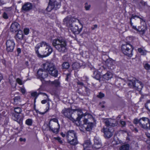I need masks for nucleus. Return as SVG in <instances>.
<instances>
[{"label":"nucleus","mask_w":150,"mask_h":150,"mask_svg":"<svg viewBox=\"0 0 150 150\" xmlns=\"http://www.w3.org/2000/svg\"><path fill=\"white\" fill-rule=\"evenodd\" d=\"M43 67L44 70L39 69L37 72L38 78L41 81L47 76V72L53 76L55 77L57 76L58 71L53 63L46 62L43 64Z\"/></svg>","instance_id":"nucleus-1"},{"label":"nucleus","mask_w":150,"mask_h":150,"mask_svg":"<svg viewBox=\"0 0 150 150\" xmlns=\"http://www.w3.org/2000/svg\"><path fill=\"white\" fill-rule=\"evenodd\" d=\"M63 22L75 34H79L82 30V24L79 20L75 18L68 16L63 20Z\"/></svg>","instance_id":"nucleus-2"},{"label":"nucleus","mask_w":150,"mask_h":150,"mask_svg":"<svg viewBox=\"0 0 150 150\" xmlns=\"http://www.w3.org/2000/svg\"><path fill=\"white\" fill-rule=\"evenodd\" d=\"M37 56L39 58H43L50 55L53 50L50 45L45 42L42 41L37 45L35 47Z\"/></svg>","instance_id":"nucleus-3"},{"label":"nucleus","mask_w":150,"mask_h":150,"mask_svg":"<svg viewBox=\"0 0 150 150\" xmlns=\"http://www.w3.org/2000/svg\"><path fill=\"white\" fill-rule=\"evenodd\" d=\"M62 112L65 118L73 122L79 121L83 114L81 110H77L76 112L75 110L70 108L64 109Z\"/></svg>","instance_id":"nucleus-4"},{"label":"nucleus","mask_w":150,"mask_h":150,"mask_svg":"<svg viewBox=\"0 0 150 150\" xmlns=\"http://www.w3.org/2000/svg\"><path fill=\"white\" fill-rule=\"evenodd\" d=\"M53 46L59 52L65 53L68 51L67 42L64 39L59 38L53 40L52 42Z\"/></svg>","instance_id":"nucleus-5"},{"label":"nucleus","mask_w":150,"mask_h":150,"mask_svg":"<svg viewBox=\"0 0 150 150\" xmlns=\"http://www.w3.org/2000/svg\"><path fill=\"white\" fill-rule=\"evenodd\" d=\"M133 122L135 125L139 124L141 128L145 130L150 129V120L148 118L142 117L139 119L135 118Z\"/></svg>","instance_id":"nucleus-6"},{"label":"nucleus","mask_w":150,"mask_h":150,"mask_svg":"<svg viewBox=\"0 0 150 150\" xmlns=\"http://www.w3.org/2000/svg\"><path fill=\"white\" fill-rule=\"evenodd\" d=\"M66 137L68 143L71 145L75 146L77 144L78 142L76 132L74 130H69L66 132Z\"/></svg>","instance_id":"nucleus-7"},{"label":"nucleus","mask_w":150,"mask_h":150,"mask_svg":"<svg viewBox=\"0 0 150 150\" xmlns=\"http://www.w3.org/2000/svg\"><path fill=\"white\" fill-rule=\"evenodd\" d=\"M83 114L82 115V117H85L83 120L84 124L85 125H87L85 127V129L87 131H91L93 126V124L92 123L91 121L93 120V118L92 115L90 114Z\"/></svg>","instance_id":"nucleus-8"},{"label":"nucleus","mask_w":150,"mask_h":150,"mask_svg":"<svg viewBox=\"0 0 150 150\" xmlns=\"http://www.w3.org/2000/svg\"><path fill=\"white\" fill-rule=\"evenodd\" d=\"M128 85L130 87L133 88L134 89L140 91L143 87V84L140 81L134 78L130 80Z\"/></svg>","instance_id":"nucleus-9"},{"label":"nucleus","mask_w":150,"mask_h":150,"mask_svg":"<svg viewBox=\"0 0 150 150\" xmlns=\"http://www.w3.org/2000/svg\"><path fill=\"white\" fill-rule=\"evenodd\" d=\"M134 49L132 46L128 43L123 44L121 46V50L123 53L129 57L132 55V52Z\"/></svg>","instance_id":"nucleus-10"},{"label":"nucleus","mask_w":150,"mask_h":150,"mask_svg":"<svg viewBox=\"0 0 150 150\" xmlns=\"http://www.w3.org/2000/svg\"><path fill=\"white\" fill-rule=\"evenodd\" d=\"M61 0H49V2L46 10L48 12H50L52 10H56L59 8L61 5Z\"/></svg>","instance_id":"nucleus-11"},{"label":"nucleus","mask_w":150,"mask_h":150,"mask_svg":"<svg viewBox=\"0 0 150 150\" xmlns=\"http://www.w3.org/2000/svg\"><path fill=\"white\" fill-rule=\"evenodd\" d=\"M104 122L108 127L117 126L118 123L117 120L112 119H107L104 120Z\"/></svg>","instance_id":"nucleus-12"},{"label":"nucleus","mask_w":150,"mask_h":150,"mask_svg":"<svg viewBox=\"0 0 150 150\" xmlns=\"http://www.w3.org/2000/svg\"><path fill=\"white\" fill-rule=\"evenodd\" d=\"M6 50L8 52H11L13 51L15 44L12 40H7L6 42Z\"/></svg>","instance_id":"nucleus-13"},{"label":"nucleus","mask_w":150,"mask_h":150,"mask_svg":"<svg viewBox=\"0 0 150 150\" xmlns=\"http://www.w3.org/2000/svg\"><path fill=\"white\" fill-rule=\"evenodd\" d=\"M77 92L81 95L84 96H88L90 94V90L85 86H84L83 90L78 89Z\"/></svg>","instance_id":"nucleus-14"},{"label":"nucleus","mask_w":150,"mask_h":150,"mask_svg":"<svg viewBox=\"0 0 150 150\" xmlns=\"http://www.w3.org/2000/svg\"><path fill=\"white\" fill-rule=\"evenodd\" d=\"M12 114V118L15 121H17L19 124L22 122L24 116L23 115H20L17 114L13 113Z\"/></svg>","instance_id":"nucleus-15"},{"label":"nucleus","mask_w":150,"mask_h":150,"mask_svg":"<svg viewBox=\"0 0 150 150\" xmlns=\"http://www.w3.org/2000/svg\"><path fill=\"white\" fill-rule=\"evenodd\" d=\"M102 144L100 139L97 137H95L94 139L93 148L96 149H98L100 148Z\"/></svg>","instance_id":"nucleus-16"},{"label":"nucleus","mask_w":150,"mask_h":150,"mask_svg":"<svg viewBox=\"0 0 150 150\" xmlns=\"http://www.w3.org/2000/svg\"><path fill=\"white\" fill-rule=\"evenodd\" d=\"M105 62L108 69L112 70L114 68V64L115 63L114 60L110 58L107 59Z\"/></svg>","instance_id":"nucleus-17"},{"label":"nucleus","mask_w":150,"mask_h":150,"mask_svg":"<svg viewBox=\"0 0 150 150\" xmlns=\"http://www.w3.org/2000/svg\"><path fill=\"white\" fill-rule=\"evenodd\" d=\"M20 29V25L16 22L12 23L10 27V30L12 32H16L19 30Z\"/></svg>","instance_id":"nucleus-18"},{"label":"nucleus","mask_w":150,"mask_h":150,"mask_svg":"<svg viewBox=\"0 0 150 150\" xmlns=\"http://www.w3.org/2000/svg\"><path fill=\"white\" fill-rule=\"evenodd\" d=\"M32 7L33 5L31 3L27 2L22 6L21 10L24 11H28L31 10Z\"/></svg>","instance_id":"nucleus-19"},{"label":"nucleus","mask_w":150,"mask_h":150,"mask_svg":"<svg viewBox=\"0 0 150 150\" xmlns=\"http://www.w3.org/2000/svg\"><path fill=\"white\" fill-rule=\"evenodd\" d=\"M104 129V135L105 137L107 138H110L113 135V133L109 130L108 129Z\"/></svg>","instance_id":"nucleus-20"},{"label":"nucleus","mask_w":150,"mask_h":150,"mask_svg":"<svg viewBox=\"0 0 150 150\" xmlns=\"http://www.w3.org/2000/svg\"><path fill=\"white\" fill-rule=\"evenodd\" d=\"M113 76L112 74L109 71H108L103 76V79L105 80H108L112 78Z\"/></svg>","instance_id":"nucleus-21"},{"label":"nucleus","mask_w":150,"mask_h":150,"mask_svg":"<svg viewBox=\"0 0 150 150\" xmlns=\"http://www.w3.org/2000/svg\"><path fill=\"white\" fill-rule=\"evenodd\" d=\"M23 31L21 30H19L18 31V33L15 36V38L17 40H21L23 39Z\"/></svg>","instance_id":"nucleus-22"},{"label":"nucleus","mask_w":150,"mask_h":150,"mask_svg":"<svg viewBox=\"0 0 150 150\" xmlns=\"http://www.w3.org/2000/svg\"><path fill=\"white\" fill-rule=\"evenodd\" d=\"M129 144H125L122 145L119 148L120 150H129Z\"/></svg>","instance_id":"nucleus-23"},{"label":"nucleus","mask_w":150,"mask_h":150,"mask_svg":"<svg viewBox=\"0 0 150 150\" xmlns=\"http://www.w3.org/2000/svg\"><path fill=\"white\" fill-rule=\"evenodd\" d=\"M93 77L97 80H99L100 78V75L98 71H95L93 72Z\"/></svg>","instance_id":"nucleus-24"},{"label":"nucleus","mask_w":150,"mask_h":150,"mask_svg":"<svg viewBox=\"0 0 150 150\" xmlns=\"http://www.w3.org/2000/svg\"><path fill=\"white\" fill-rule=\"evenodd\" d=\"M62 68L63 69H67L69 67V64L67 62H64L63 63L62 65Z\"/></svg>","instance_id":"nucleus-25"},{"label":"nucleus","mask_w":150,"mask_h":150,"mask_svg":"<svg viewBox=\"0 0 150 150\" xmlns=\"http://www.w3.org/2000/svg\"><path fill=\"white\" fill-rule=\"evenodd\" d=\"M14 111L15 112L16 114H19L21 113L22 112V109L20 107H17L14 108Z\"/></svg>","instance_id":"nucleus-26"},{"label":"nucleus","mask_w":150,"mask_h":150,"mask_svg":"<svg viewBox=\"0 0 150 150\" xmlns=\"http://www.w3.org/2000/svg\"><path fill=\"white\" fill-rule=\"evenodd\" d=\"M52 83L54 84L56 87H59L60 86V83L58 80H55L52 81Z\"/></svg>","instance_id":"nucleus-27"},{"label":"nucleus","mask_w":150,"mask_h":150,"mask_svg":"<svg viewBox=\"0 0 150 150\" xmlns=\"http://www.w3.org/2000/svg\"><path fill=\"white\" fill-rule=\"evenodd\" d=\"M72 67L74 69H77L80 67L79 64L78 63H75L72 65Z\"/></svg>","instance_id":"nucleus-28"},{"label":"nucleus","mask_w":150,"mask_h":150,"mask_svg":"<svg viewBox=\"0 0 150 150\" xmlns=\"http://www.w3.org/2000/svg\"><path fill=\"white\" fill-rule=\"evenodd\" d=\"M91 144V142L90 140H87L85 141V143L83 145V146L84 147H89V146Z\"/></svg>","instance_id":"nucleus-29"},{"label":"nucleus","mask_w":150,"mask_h":150,"mask_svg":"<svg viewBox=\"0 0 150 150\" xmlns=\"http://www.w3.org/2000/svg\"><path fill=\"white\" fill-rule=\"evenodd\" d=\"M33 123V120L31 119H27L25 121L26 124L29 126H31Z\"/></svg>","instance_id":"nucleus-30"},{"label":"nucleus","mask_w":150,"mask_h":150,"mask_svg":"<svg viewBox=\"0 0 150 150\" xmlns=\"http://www.w3.org/2000/svg\"><path fill=\"white\" fill-rule=\"evenodd\" d=\"M145 107L146 108L150 111V100H148L145 104Z\"/></svg>","instance_id":"nucleus-31"},{"label":"nucleus","mask_w":150,"mask_h":150,"mask_svg":"<svg viewBox=\"0 0 150 150\" xmlns=\"http://www.w3.org/2000/svg\"><path fill=\"white\" fill-rule=\"evenodd\" d=\"M69 59V57L67 54H65L63 56L62 59L64 61H68Z\"/></svg>","instance_id":"nucleus-32"},{"label":"nucleus","mask_w":150,"mask_h":150,"mask_svg":"<svg viewBox=\"0 0 150 150\" xmlns=\"http://www.w3.org/2000/svg\"><path fill=\"white\" fill-rule=\"evenodd\" d=\"M40 94L39 93H38L37 92H35L33 93H31V96H32L35 97V99H34V102H35V100L38 96L39 94Z\"/></svg>","instance_id":"nucleus-33"},{"label":"nucleus","mask_w":150,"mask_h":150,"mask_svg":"<svg viewBox=\"0 0 150 150\" xmlns=\"http://www.w3.org/2000/svg\"><path fill=\"white\" fill-rule=\"evenodd\" d=\"M2 17L5 19H7L8 18V14L6 12H4L2 14Z\"/></svg>","instance_id":"nucleus-34"},{"label":"nucleus","mask_w":150,"mask_h":150,"mask_svg":"<svg viewBox=\"0 0 150 150\" xmlns=\"http://www.w3.org/2000/svg\"><path fill=\"white\" fill-rule=\"evenodd\" d=\"M104 96L105 94L101 92H100L97 96L98 98L100 99L103 98V97H104Z\"/></svg>","instance_id":"nucleus-35"},{"label":"nucleus","mask_w":150,"mask_h":150,"mask_svg":"<svg viewBox=\"0 0 150 150\" xmlns=\"http://www.w3.org/2000/svg\"><path fill=\"white\" fill-rule=\"evenodd\" d=\"M144 67L147 70H150V65L148 63H145L144 65Z\"/></svg>","instance_id":"nucleus-36"},{"label":"nucleus","mask_w":150,"mask_h":150,"mask_svg":"<svg viewBox=\"0 0 150 150\" xmlns=\"http://www.w3.org/2000/svg\"><path fill=\"white\" fill-rule=\"evenodd\" d=\"M54 139L56 140H57L60 144H62L63 143L62 141L61 140L60 138L59 137H54Z\"/></svg>","instance_id":"nucleus-37"},{"label":"nucleus","mask_w":150,"mask_h":150,"mask_svg":"<svg viewBox=\"0 0 150 150\" xmlns=\"http://www.w3.org/2000/svg\"><path fill=\"white\" fill-rule=\"evenodd\" d=\"M120 123L121 125V127H125L126 125V123L125 121L120 120Z\"/></svg>","instance_id":"nucleus-38"},{"label":"nucleus","mask_w":150,"mask_h":150,"mask_svg":"<svg viewBox=\"0 0 150 150\" xmlns=\"http://www.w3.org/2000/svg\"><path fill=\"white\" fill-rule=\"evenodd\" d=\"M91 6L90 5H88L87 3H86L85 4V8L86 10H89Z\"/></svg>","instance_id":"nucleus-39"},{"label":"nucleus","mask_w":150,"mask_h":150,"mask_svg":"<svg viewBox=\"0 0 150 150\" xmlns=\"http://www.w3.org/2000/svg\"><path fill=\"white\" fill-rule=\"evenodd\" d=\"M146 30V28L144 29H141V30H138V31H139L140 33V34L142 35H144V34L145 33V32Z\"/></svg>","instance_id":"nucleus-40"},{"label":"nucleus","mask_w":150,"mask_h":150,"mask_svg":"<svg viewBox=\"0 0 150 150\" xmlns=\"http://www.w3.org/2000/svg\"><path fill=\"white\" fill-rule=\"evenodd\" d=\"M138 51L142 54H144L145 53V51L142 49L141 48H138Z\"/></svg>","instance_id":"nucleus-41"},{"label":"nucleus","mask_w":150,"mask_h":150,"mask_svg":"<svg viewBox=\"0 0 150 150\" xmlns=\"http://www.w3.org/2000/svg\"><path fill=\"white\" fill-rule=\"evenodd\" d=\"M13 100L15 103L16 102L20 101V98L19 96H16L13 98Z\"/></svg>","instance_id":"nucleus-42"},{"label":"nucleus","mask_w":150,"mask_h":150,"mask_svg":"<svg viewBox=\"0 0 150 150\" xmlns=\"http://www.w3.org/2000/svg\"><path fill=\"white\" fill-rule=\"evenodd\" d=\"M140 3L143 6H145L147 5V3L144 2L142 0H141L140 1Z\"/></svg>","instance_id":"nucleus-43"},{"label":"nucleus","mask_w":150,"mask_h":150,"mask_svg":"<svg viewBox=\"0 0 150 150\" xmlns=\"http://www.w3.org/2000/svg\"><path fill=\"white\" fill-rule=\"evenodd\" d=\"M53 121L57 122V124H58L59 126V125L58 123V120L56 118H53L51 120H50V122H49V125H50V122L51 121Z\"/></svg>","instance_id":"nucleus-44"},{"label":"nucleus","mask_w":150,"mask_h":150,"mask_svg":"<svg viewBox=\"0 0 150 150\" xmlns=\"http://www.w3.org/2000/svg\"><path fill=\"white\" fill-rule=\"evenodd\" d=\"M24 33L25 35H27L29 33V29L28 28H25L24 30Z\"/></svg>","instance_id":"nucleus-45"},{"label":"nucleus","mask_w":150,"mask_h":150,"mask_svg":"<svg viewBox=\"0 0 150 150\" xmlns=\"http://www.w3.org/2000/svg\"><path fill=\"white\" fill-rule=\"evenodd\" d=\"M52 131L54 133H57L59 131V129L54 128L52 129Z\"/></svg>","instance_id":"nucleus-46"},{"label":"nucleus","mask_w":150,"mask_h":150,"mask_svg":"<svg viewBox=\"0 0 150 150\" xmlns=\"http://www.w3.org/2000/svg\"><path fill=\"white\" fill-rule=\"evenodd\" d=\"M17 82L20 85H21L22 84V81L21 80L19 79V78H17V79H16V80Z\"/></svg>","instance_id":"nucleus-47"},{"label":"nucleus","mask_w":150,"mask_h":150,"mask_svg":"<svg viewBox=\"0 0 150 150\" xmlns=\"http://www.w3.org/2000/svg\"><path fill=\"white\" fill-rule=\"evenodd\" d=\"M40 93V94H42L43 96H46L47 97V99H48V100L49 101H50V99L49 98L48 95L46 93H41V92L40 93Z\"/></svg>","instance_id":"nucleus-48"},{"label":"nucleus","mask_w":150,"mask_h":150,"mask_svg":"<svg viewBox=\"0 0 150 150\" xmlns=\"http://www.w3.org/2000/svg\"><path fill=\"white\" fill-rule=\"evenodd\" d=\"M70 76V74L69 73L67 74L66 78L65 79V80L66 81H68L69 79V77Z\"/></svg>","instance_id":"nucleus-49"},{"label":"nucleus","mask_w":150,"mask_h":150,"mask_svg":"<svg viewBox=\"0 0 150 150\" xmlns=\"http://www.w3.org/2000/svg\"><path fill=\"white\" fill-rule=\"evenodd\" d=\"M145 134L147 138L150 140V134L149 133H146Z\"/></svg>","instance_id":"nucleus-50"},{"label":"nucleus","mask_w":150,"mask_h":150,"mask_svg":"<svg viewBox=\"0 0 150 150\" xmlns=\"http://www.w3.org/2000/svg\"><path fill=\"white\" fill-rule=\"evenodd\" d=\"M47 101H48V99L47 100H43L41 101V103L42 104H44L46 103L47 102Z\"/></svg>","instance_id":"nucleus-51"},{"label":"nucleus","mask_w":150,"mask_h":150,"mask_svg":"<svg viewBox=\"0 0 150 150\" xmlns=\"http://www.w3.org/2000/svg\"><path fill=\"white\" fill-rule=\"evenodd\" d=\"M19 140L21 142H25L26 141V139L25 138H20L19 139Z\"/></svg>","instance_id":"nucleus-52"},{"label":"nucleus","mask_w":150,"mask_h":150,"mask_svg":"<svg viewBox=\"0 0 150 150\" xmlns=\"http://www.w3.org/2000/svg\"><path fill=\"white\" fill-rule=\"evenodd\" d=\"M122 80H123V79H121V78H118V79L116 81H115V82L117 83H118V81H122Z\"/></svg>","instance_id":"nucleus-53"},{"label":"nucleus","mask_w":150,"mask_h":150,"mask_svg":"<svg viewBox=\"0 0 150 150\" xmlns=\"http://www.w3.org/2000/svg\"><path fill=\"white\" fill-rule=\"evenodd\" d=\"M77 84L79 85H81V86H83L84 84L83 83L80 81H78L77 82Z\"/></svg>","instance_id":"nucleus-54"},{"label":"nucleus","mask_w":150,"mask_h":150,"mask_svg":"<svg viewBox=\"0 0 150 150\" xmlns=\"http://www.w3.org/2000/svg\"><path fill=\"white\" fill-rule=\"evenodd\" d=\"M4 0H0V3L1 4H4L6 2H5L4 1Z\"/></svg>","instance_id":"nucleus-55"},{"label":"nucleus","mask_w":150,"mask_h":150,"mask_svg":"<svg viewBox=\"0 0 150 150\" xmlns=\"http://www.w3.org/2000/svg\"><path fill=\"white\" fill-rule=\"evenodd\" d=\"M21 91L22 93L23 94L25 93V90L23 88H21Z\"/></svg>","instance_id":"nucleus-56"},{"label":"nucleus","mask_w":150,"mask_h":150,"mask_svg":"<svg viewBox=\"0 0 150 150\" xmlns=\"http://www.w3.org/2000/svg\"><path fill=\"white\" fill-rule=\"evenodd\" d=\"M17 51L18 54H19L21 53V49L20 48H18L17 49Z\"/></svg>","instance_id":"nucleus-57"},{"label":"nucleus","mask_w":150,"mask_h":150,"mask_svg":"<svg viewBox=\"0 0 150 150\" xmlns=\"http://www.w3.org/2000/svg\"><path fill=\"white\" fill-rule=\"evenodd\" d=\"M132 26V28L133 29H134L135 30H137V31H138V29H137L136 28V26L133 25Z\"/></svg>","instance_id":"nucleus-58"},{"label":"nucleus","mask_w":150,"mask_h":150,"mask_svg":"<svg viewBox=\"0 0 150 150\" xmlns=\"http://www.w3.org/2000/svg\"><path fill=\"white\" fill-rule=\"evenodd\" d=\"M61 135L63 137H64L65 136L66 137V132L65 133V134H64L63 132H61Z\"/></svg>","instance_id":"nucleus-59"},{"label":"nucleus","mask_w":150,"mask_h":150,"mask_svg":"<svg viewBox=\"0 0 150 150\" xmlns=\"http://www.w3.org/2000/svg\"><path fill=\"white\" fill-rule=\"evenodd\" d=\"M93 26L94 27L92 28V29L93 30H94L95 28H97V25H95Z\"/></svg>","instance_id":"nucleus-60"},{"label":"nucleus","mask_w":150,"mask_h":150,"mask_svg":"<svg viewBox=\"0 0 150 150\" xmlns=\"http://www.w3.org/2000/svg\"><path fill=\"white\" fill-rule=\"evenodd\" d=\"M136 15L134 16L133 15H132L131 17L130 18H131V19L132 18L134 19L135 17H136Z\"/></svg>","instance_id":"nucleus-61"},{"label":"nucleus","mask_w":150,"mask_h":150,"mask_svg":"<svg viewBox=\"0 0 150 150\" xmlns=\"http://www.w3.org/2000/svg\"><path fill=\"white\" fill-rule=\"evenodd\" d=\"M133 130L134 131L136 132H138V130L136 128H134V129Z\"/></svg>","instance_id":"nucleus-62"},{"label":"nucleus","mask_w":150,"mask_h":150,"mask_svg":"<svg viewBox=\"0 0 150 150\" xmlns=\"http://www.w3.org/2000/svg\"><path fill=\"white\" fill-rule=\"evenodd\" d=\"M146 142L148 144H149L150 145V140H147L146 141Z\"/></svg>","instance_id":"nucleus-63"},{"label":"nucleus","mask_w":150,"mask_h":150,"mask_svg":"<svg viewBox=\"0 0 150 150\" xmlns=\"http://www.w3.org/2000/svg\"><path fill=\"white\" fill-rule=\"evenodd\" d=\"M3 78V77L2 74L0 73V82H1V81L2 80V79Z\"/></svg>","instance_id":"nucleus-64"}]
</instances>
